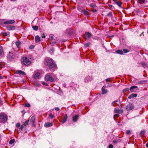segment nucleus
Segmentation results:
<instances>
[{
    "mask_svg": "<svg viewBox=\"0 0 148 148\" xmlns=\"http://www.w3.org/2000/svg\"><path fill=\"white\" fill-rule=\"evenodd\" d=\"M115 4L118 5L120 8H122V3L119 1H116L115 2Z\"/></svg>",
    "mask_w": 148,
    "mask_h": 148,
    "instance_id": "nucleus-22",
    "label": "nucleus"
},
{
    "mask_svg": "<svg viewBox=\"0 0 148 148\" xmlns=\"http://www.w3.org/2000/svg\"><path fill=\"white\" fill-rule=\"evenodd\" d=\"M23 128V126L22 125H21L19 128V130H18L20 132H21L22 129Z\"/></svg>",
    "mask_w": 148,
    "mask_h": 148,
    "instance_id": "nucleus-43",
    "label": "nucleus"
},
{
    "mask_svg": "<svg viewBox=\"0 0 148 148\" xmlns=\"http://www.w3.org/2000/svg\"><path fill=\"white\" fill-rule=\"evenodd\" d=\"M145 132L144 131H141L140 132V135L142 136V135H143L145 133Z\"/></svg>",
    "mask_w": 148,
    "mask_h": 148,
    "instance_id": "nucleus-39",
    "label": "nucleus"
},
{
    "mask_svg": "<svg viewBox=\"0 0 148 148\" xmlns=\"http://www.w3.org/2000/svg\"><path fill=\"white\" fill-rule=\"evenodd\" d=\"M83 12L84 14L85 15H87L88 14V12L85 10H84L83 11Z\"/></svg>",
    "mask_w": 148,
    "mask_h": 148,
    "instance_id": "nucleus-31",
    "label": "nucleus"
},
{
    "mask_svg": "<svg viewBox=\"0 0 148 148\" xmlns=\"http://www.w3.org/2000/svg\"><path fill=\"white\" fill-rule=\"evenodd\" d=\"M109 7H110V8H111L112 9H114V7L112 5H109Z\"/></svg>",
    "mask_w": 148,
    "mask_h": 148,
    "instance_id": "nucleus-46",
    "label": "nucleus"
},
{
    "mask_svg": "<svg viewBox=\"0 0 148 148\" xmlns=\"http://www.w3.org/2000/svg\"><path fill=\"white\" fill-rule=\"evenodd\" d=\"M23 62L24 65L26 66H28L31 63L30 60L26 57H25L23 60Z\"/></svg>",
    "mask_w": 148,
    "mask_h": 148,
    "instance_id": "nucleus-4",
    "label": "nucleus"
},
{
    "mask_svg": "<svg viewBox=\"0 0 148 148\" xmlns=\"http://www.w3.org/2000/svg\"><path fill=\"white\" fill-rule=\"evenodd\" d=\"M30 47L31 49H33V48H34V46H33V45H32V46H31Z\"/></svg>",
    "mask_w": 148,
    "mask_h": 148,
    "instance_id": "nucleus-56",
    "label": "nucleus"
},
{
    "mask_svg": "<svg viewBox=\"0 0 148 148\" xmlns=\"http://www.w3.org/2000/svg\"><path fill=\"white\" fill-rule=\"evenodd\" d=\"M45 64L52 71H54V69L56 68V65L54 61L50 58H47L45 60Z\"/></svg>",
    "mask_w": 148,
    "mask_h": 148,
    "instance_id": "nucleus-1",
    "label": "nucleus"
},
{
    "mask_svg": "<svg viewBox=\"0 0 148 148\" xmlns=\"http://www.w3.org/2000/svg\"><path fill=\"white\" fill-rule=\"evenodd\" d=\"M123 53H127L129 52V51L128 50L125 49H123Z\"/></svg>",
    "mask_w": 148,
    "mask_h": 148,
    "instance_id": "nucleus-29",
    "label": "nucleus"
},
{
    "mask_svg": "<svg viewBox=\"0 0 148 148\" xmlns=\"http://www.w3.org/2000/svg\"><path fill=\"white\" fill-rule=\"evenodd\" d=\"M112 12H110L108 14H107V15L109 17H111L112 16Z\"/></svg>",
    "mask_w": 148,
    "mask_h": 148,
    "instance_id": "nucleus-44",
    "label": "nucleus"
},
{
    "mask_svg": "<svg viewBox=\"0 0 148 148\" xmlns=\"http://www.w3.org/2000/svg\"><path fill=\"white\" fill-rule=\"evenodd\" d=\"M20 123H18L16 124V126L17 127H19L20 126Z\"/></svg>",
    "mask_w": 148,
    "mask_h": 148,
    "instance_id": "nucleus-47",
    "label": "nucleus"
},
{
    "mask_svg": "<svg viewBox=\"0 0 148 148\" xmlns=\"http://www.w3.org/2000/svg\"><path fill=\"white\" fill-rule=\"evenodd\" d=\"M33 29L35 31H37L38 30V27L36 26H34L32 27Z\"/></svg>",
    "mask_w": 148,
    "mask_h": 148,
    "instance_id": "nucleus-26",
    "label": "nucleus"
},
{
    "mask_svg": "<svg viewBox=\"0 0 148 148\" xmlns=\"http://www.w3.org/2000/svg\"><path fill=\"white\" fill-rule=\"evenodd\" d=\"M54 49L53 48H51L50 49L49 52L51 53V54L53 53L54 51Z\"/></svg>",
    "mask_w": 148,
    "mask_h": 148,
    "instance_id": "nucleus-30",
    "label": "nucleus"
},
{
    "mask_svg": "<svg viewBox=\"0 0 148 148\" xmlns=\"http://www.w3.org/2000/svg\"><path fill=\"white\" fill-rule=\"evenodd\" d=\"M102 92L101 93L102 94H105L108 92V90L107 89H103V88H102Z\"/></svg>",
    "mask_w": 148,
    "mask_h": 148,
    "instance_id": "nucleus-24",
    "label": "nucleus"
},
{
    "mask_svg": "<svg viewBox=\"0 0 148 148\" xmlns=\"http://www.w3.org/2000/svg\"><path fill=\"white\" fill-rule=\"evenodd\" d=\"M66 41V40H64V41H63V42H65V41Z\"/></svg>",
    "mask_w": 148,
    "mask_h": 148,
    "instance_id": "nucleus-62",
    "label": "nucleus"
},
{
    "mask_svg": "<svg viewBox=\"0 0 148 148\" xmlns=\"http://www.w3.org/2000/svg\"><path fill=\"white\" fill-rule=\"evenodd\" d=\"M119 116V115L118 114H115V115H114V119L116 121V119H115V117H118Z\"/></svg>",
    "mask_w": 148,
    "mask_h": 148,
    "instance_id": "nucleus-37",
    "label": "nucleus"
},
{
    "mask_svg": "<svg viewBox=\"0 0 148 148\" xmlns=\"http://www.w3.org/2000/svg\"><path fill=\"white\" fill-rule=\"evenodd\" d=\"M137 96V95L136 94L133 93L130 95L128 97L129 99H131L133 98L134 97H136Z\"/></svg>",
    "mask_w": 148,
    "mask_h": 148,
    "instance_id": "nucleus-19",
    "label": "nucleus"
},
{
    "mask_svg": "<svg viewBox=\"0 0 148 148\" xmlns=\"http://www.w3.org/2000/svg\"><path fill=\"white\" fill-rule=\"evenodd\" d=\"M141 36V34H140V36Z\"/></svg>",
    "mask_w": 148,
    "mask_h": 148,
    "instance_id": "nucleus-64",
    "label": "nucleus"
},
{
    "mask_svg": "<svg viewBox=\"0 0 148 148\" xmlns=\"http://www.w3.org/2000/svg\"><path fill=\"white\" fill-rule=\"evenodd\" d=\"M113 1H115L116 2V1H117L118 0H112Z\"/></svg>",
    "mask_w": 148,
    "mask_h": 148,
    "instance_id": "nucleus-60",
    "label": "nucleus"
},
{
    "mask_svg": "<svg viewBox=\"0 0 148 148\" xmlns=\"http://www.w3.org/2000/svg\"><path fill=\"white\" fill-rule=\"evenodd\" d=\"M131 132V131L130 130H127L126 131V134H129Z\"/></svg>",
    "mask_w": 148,
    "mask_h": 148,
    "instance_id": "nucleus-41",
    "label": "nucleus"
},
{
    "mask_svg": "<svg viewBox=\"0 0 148 148\" xmlns=\"http://www.w3.org/2000/svg\"><path fill=\"white\" fill-rule=\"evenodd\" d=\"M113 146L112 144H110L109 145V146H108L109 148H113Z\"/></svg>",
    "mask_w": 148,
    "mask_h": 148,
    "instance_id": "nucleus-48",
    "label": "nucleus"
},
{
    "mask_svg": "<svg viewBox=\"0 0 148 148\" xmlns=\"http://www.w3.org/2000/svg\"><path fill=\"white\" fill-rule=\"evenodd\" d=\"M30 104L29 103H26L25 104V106L26 107H29L30 106Z\"/></svg>",
    "mask_w": 148,
    "mask_h": 148,
    "instance_id": "nucleus-45",
    "label": "nucleus"
},
{
    "mask_svg": "<svg viewBox=\"0 0 148 148\" xmlns=\"http://www.w3.org/2000/svg\"><path fill=\"white\" fill-rule=\"evenodd\" d=\"M55 109L57 111H59L60 110V109L58 107H56Z\"/></svg>",
    "mask_w": 148,
    "mask_h": 148,
    "instance_id": "nucleus-50",
    "label": "nucleus"
},
{
    "mask_svg": "<svg viewBox=\"0 0 148 148\" xmlns=\"http://www.w3.org/2000/svg\"><path fill=\"white\" fill-rule=\"evenodd\" d=\"M68 118V116L67 114H65L64 118L62 121V123H65L67 121Z\"/></svg>",
    "mask_w": 148,
    "mask_h": 148,
    "instance_id": "nucleus-21",
    "label": "nucleus"
},
{
    "mask_svg": "<svg viewBox=\"0 0 148 148\" xmlns=\"http://www.w3.org/2000/svg\"><path fill=\"white\" fill-rule=\"evenodd\" d=\"M146 146L147 147H148V142H147L146 144Z\"/></svg>",
    "mask_w": 148,
    "mask_h": 148,
    "instance_id": "nucleus-57",
    "label": "nucleus"
},
{
    "mask_svg": "<svg viewBox=\"0 0 148 148\" xmlns=\"http://www.w3.org/2000/svg\"><path fill=\"white\" fill-rule=\"evenodd\" d=\"M3 34L5 36H7L8 35V34L6 33H4Z\"/></svg>",
    "mask_w": 148,
    "mask_h": 148,
    "instance_id": "nucleus-54",
    "label": "nucleus"
},
{
    "mask_svg": "<svg viewBox=\"0 0 148 148\" xmlns=\"http://www.w3.org/2000/svg\"><path fill=\"white\" fill-rule=\"evenodd\" d=\"M79 116V115H76L73 117V122H76L78 120V118Z\"/></svg>",
    "mask_w": 148,
    "mask_h": 148,
    "instance_id": "nucleus-12",
    "label": "nucleus"
},
{
    "mask_svg": "<svg viewBox=\"0 0 148 148\" xmlns=\"http://www.w3.org/2000/svg\"><path fill=\"white\" fill-rule=\"evenodd\" d=\"M90 6L91 8H94L96 6V5L95 4H93V3L90 4Z\"/></svg>",
    "mask_w": 148,
    "mask_h": 148,
    "instance_id": "nucleus-28",
    "label": "nucleus"
},
{
    "mask_svg": "<svg viewBox=\"0 0 148 148\" xmlns=\"http://www.w3.org/2000/svg\"><path fill=\"white\" fill-rule=\"evenodd\" d=\"M121 140L119 138H116L113 140L112 143L113 144H116L120 142Z\"/></svg>",
    "mask_w": 148,
    "mask_h": 148,
    "instance_id": "nucleus-17",
    "label": "nucleus"
},
{
    "mask_svg": "<svg viewBox=\"0 0 148 148\" xmlns=\"http://www.w3.org/2000/svg\"><path fill=\"white\" fill-rule=\"evenodd\" d=\"M35 117L34 116H32L31 117H30L29 121H30V122L32 123V124L33 125L34 124V123L35 122Z\"/></svg>",
    "mask_w": 148,
    "mask_h": 148,
    "instance_id": "nucleus-15",
    "label": "nucleus"
},
{
    "mask_svg": "<svg viewBox=\"0 0 148 148\" xmlns=\"http://www.w3.org/2000/svg\"><path fill=\"white\" fill-rule=\"evenodd\" d=\"M116 52L117 53L120 54H123V51L121 50H117L116 51Z\"/></svg>",
    "mask_w": 148,
    "mask_h": 148,
    "instance_id": "nucleus-23",
    "label": "nucleus"
},
{
    "mask_svg": "<svg viewBox=\"0 0 148 148\" xmlns=\"http://www.w3.org/2000/svg\"><path fill=\"white\" fill-rule=\"evenodd\" d=\"M92 11L93 12H95L97 11V10L95 9H93Z\"/></svg>",
    "mask_w": 148,
    "mask_h": 148,
    "instance_id": "nucleus-52",
    "label": "nucleus"
},
{
    "mask_svg": "<svg viewBox=\"0 0 148 148\" xmlns=\"http://www.w3.org/2000/svg\"><path fill=\"white\" fill-rule=\"evenodd\" d=\"M15 23V21L14 20L7 21L3 22V24L5 25H8L9 24H12Z\"/></svg>",
    "mask_w": 148,
    "mask_h": 148,
    "instance_id": "nucleus-7",
    "label": "nucleus"
},
{
    "mask_svg": "<svg viewBox=\"0 0 148 148\" xmlns=\"http://www.w3.org/2000/svg\"><path fill=\"white\" fill-rule=\"evenodd\" d=\"M68 30H69V29H67V31Z\"/></svg>",
    "mask_w": 148,
    "mask_h": 148,
    "instance_id": "nucleus-63",
    "label": "nucleus"
},
{
    "mask_svg": "<svg viewBox=\"0 0 148 148\" xmlns=\"http://www.w3.org/2000/svg\"><path fill=\"white\" fill-rule=\"evenodd\" d=\"M52 73H48L45 76V79L47 81H49L51 82H53L54 81V79L52 77Z\"/></svg>",
    "mask_w": 148,
    "mask_h": 148,
    "instance_id": "nucleus-3",
    "label": "nucleus"
},
{
    "mask_svg": "<svg viewBox=\"0 0 148 148\" xmlns=\"http://www.w3.org/2000/svg\"><path fill=\"white\" fill-rule=\"evenodd\" d=\"M130 90V88H126L124 89L122 91V92L123 93H125L126 92V91L129 90Z\"/></svg>",
    "mask_w": 148,
    "mask_h": 148,
    "instance_id": "nucleus-27",
    "label": "nucleus"
},
{
    "mask_svg": "<svg viewBox=\"0 0 148 148\" xmlns=\"http://www.w3.org/2000/svg\"><path fill=\"white\" fill-rule=\"evenodd\" d=\"M117 102H118V101L117 100L113 101L112 103V105L113 106H116L114 104V103H115Z\"/></svg>",
    "mask_w": 148,
    "mask_h": 148,
    "instance_id": "nucleus-42",
    "label": "nucleus"
},
{
    "mask_svg": "<svg viewBox=\"0 0 148 148\" xmlns=\"http://www.w3.org/2000/svg\"><path fill=\"white\" fill-rule=\"evenodd\" d=\"M6 28L8 30H14L15 29L16 27L14 26L9 25L6 27Z\"/></svg>",
    "mask_w": 148,
    "mask_h": 148,
    "instance_id": "nucleus-9",
    "label": "nucleus"
},
{
    "mask_svg": "<svg viewBox=\"0 0 148 148\" xmlns=\"http://www.w3.org/2000/svg\"><path fill=\"white\" fill-rule=\"evenodd\" d=\"M51 38L52 40H53V36H51Z\"/></svg>",
    "mask_w": 148,
    "mask_h": 148,
    "instance_id": "nucleus-59",
    "label": "nucleus"
},
{
    "mask_svg": "<svg viewBox=\"0 0 148 148\" xmlns=\"http://www.w3.org/2000/svg\"><path fill=\"white\" fill-rule=\"evenodd\" d=\"M137 2L140 4L144 3L145 2V0H137Z\"/></svg>",
    "mask_w": 148,
    "mask_h": 148,
    "instance_id": "nucleus-25",
    "label": "nucleus"
},
{
    "mask_svg": "<svg viewBox=\"0 0 148 148\" xmlns=\"http://www.w3.org/2000/svg\"><path fill=\"white\" fill-rule=\"evenodd\" d=\"M3 77L2 76H0V79H3Z\"/></svg>",
    "mask_w": 148,
    "mask_h": 148,
    "instance_id": "nucleus-58",
    "label": "nucleus"
},
{
    "mask_svg": "<svg viewBox=\"0 0 148 148\" xmlns=\"http://www.w3.org/2000/svg\"><path fill=\"white\" fill-rule=\"evenodd\" d=\"M7 115L4 113L2 112L0 114V123H5L7 120Z\"/></svg>",
    "mask_w": 148,
    "mask_h": 148,
    "instance_id": "nucleus-2",
    "label": "nucleus"
},
{
    "mask_svg": "<svg viewBox=\"0 0 148 148\" xmlns=\"http://www.w3.org/2000/svg\"><path fill=\"white\" fill-rule=\"evenodd\" d=\"M45 37V36L44 34H42V38H44Z\"/></svg>",
    "mask_w": 148,
    "mask_h": 148,
    "instance_id": "nucleus-53",
    "label": "nucleus"
},
{
    "mask_svg": "<svg viewBox=\"0 0 148 148\" xmlns=\"http://www.w3.org/2000/svg\"><path fill=\"white\" fill-rule=\"evenodd\" d=\"M3 52V49L2 47L0 46V55H2V53Z\"/></svg>",
    "mask_w": 148,
    "mask_h": 148,
    "instance_id": "nucleus-33",
    "label": "nucleus"
},
{
    "mask_svg": "<svg viewBox=\"0 0 148 148\" xmlns=\"http://www.w3.org/2000/svg\"><path fill=\"white\" fill-rule=\"evenodd\" d=\"M7 57L8 59L11 60L13 58L14 56L12 53H11L10 52H9V54L7 56Z\"/></svg>",
    "mask_w": 148,
    "mask_h": 148,
    "instance_id": "nucleus-14",
    "label": "nucleus"
},
{
    "mask_svg": "<svg viewBox=\"0 0 148 148\" xmlns=\"http://www.w3.org/2000/svg\"><path fill=\"white\" fill-rule=\"evenodd\" d=\"M15 43L17 47L18 48H19L21 47V42L19 40L17 41Z\"/></svg>",
    "mask_w": 148,
    "mask_h": 148,
    "instance_id": "nucleus-18",
    "label": "nucleus"
},
{
    "mask_svg": "<svg viewBox=\"0 0 148 148\" xmlns=\"http://www.w3.org/2000/svg\"><path fill=\"white\" fill-rule=\"evenodd\" d=\"M90 44V43H87L85 45V46L86 47H88Z\"/></svg>",
    "mask_w": 148,
    "mask_h": 148,
    "instance_id": "nucleus-49",
    "label": "nucleus"
},
{
    "mask_svg": "<svg viewBox=\"0 0 148 148\" xmlns=\"http://www.w3.org/2000/svg\"><path fill=\"white\" fill-rule=\"evenodd\" d=\"M114 112L115 113L121 114L123 113V110H122L119 109L117 108H115Z\"/></svg>",
    "mask_w": 148,
    "mask_h": 148,
    "instance_id": "nucleus-10",
    "label": "nucleus"
},
{
    "mask_svg": "<svg viewBox=\"0 0 148 148\" xmlns=\"http://www.w3.org/2000/svg\"><path fill=\"white\" fill-rule=\"evenodd\" d=\"M107 84H108L107 86L108 87H111L113 85V84L112 83H107Z\"/></svg>",
    "mask_w": 148,
    "mask_h": 148,
    "instance_id": "nucleus-36",
    "label": "nucleus"
},
{
    "mask_svg": "<svg viewBox=\"0 0 148 148\" xmlns=\"http://www.w3.org/2000/svg\"><path fill=\"white\" fill-rule=\"evenodd\" d=\"M29 121V120L26 121L25 123L24 124V125L25 126L26 125H28Z\"/></svg>",
    "mask_w": 148,
    "mask_h": 148,
    "instance_id": "nucleus-35",
    "label": "nucleus"
},
{
    "mask_svg": "<svg viewBox=\"0 0 148 148\" xmlns=\"http://www.w3.org/2000/svg\"><path fill=\"white\" fill-rule=\"evenodd\" d=\"M141 64L142 66L143 67L145 66V62H142Z\"/></svg>",
    "mask_w": 148,
    "mask_h": 148,
    "instance_id": "nucleus-51",
    "label": "nucleus"
},
{
    "mask_svg": "<svg viewBox=\"0 0 148 148\" xmlns=\"http://www.w3.org/2000/svg\"><path fill=\"white\" fill-rule=\"evenodd\" d=\"M105 88H106V87L105 86H103V87L102 88H103V89H104Z\"/></svg>",
    "mask_w": 148,
    "mask_h": 148,
    "instance_id": "nucleus-61",
    "label": "nucleus"
},
{
    "mask_svg": "<svg viewBox=\"0 0 148 148\" xmlns=\"http://www.w3.org/2000/svg\"><path fill=\"white\" fill-rule=\"evenodd\" d=\"M110 78H108L106 79V82H108Z\"/></svg>",
    "mask_w": 148,
    "mask_h": 148,
    "instance_id": "nucleus-55",
    "label": "nucleus"
},
{
    "mask_svg": "<svg viewBox=\"0 0 148 148\" xmlns=\"http://www.w3.org/2000/svg\"><path fill=\"white\" fill-rule=\"evenodd\" d=\"M57 42L56 41H53L51 42V44L52 46H53Z\"/></svg>",
    "mask_w": 148,
    "mask_h": 148,
    "instance_id": "nucleus-38",
    "label": "nucleus"
},
{
    "mask_svg": "<svg viewBox=\"0 0 148 148\" xmlns=\"http://www.w3.org/2000/svg\"><path fill=\"white\" fill-rule=\"evenodd\" d=\"M40 40V38L39 36H36L35 37V41L36 42H38Z\"/></svg>",
    "mask_w": 148,
    "mask_h": 148,
    "instance_id": "nucleus-20",
    "label": "nucleus"
},
{
    "mask_svg": "<svg viewBox=\"0 0 148 148\" xmlns=\"http://www.w3.org/2000/svg\"><path fill=\"white\" fill-rule=\"evenodd\" d=\"M49 116L51 119H53L54 117V116L51 113L49 115Z\"/></svg>",
    "mask_w": 148,
    "mask_h": 148,
    "instance_id": "nucleus-40",
    "label": "nucleus"
},
{
    "mask_svg": "<svg viewBox=\"0 0 148 148\" xmlns=\"http://www.w3.org/2000/svg\"><path fill=\"white\" fill-rule=\"evenodd\" d=\"M138 87L136 86H132L130 90L131 92H135L137 90Z\"/></svg>",
    "mask_w": 148,
    "mask_h": 148,
    "instance_id": "nucleus-8",
    "label": "nucleus"
},
{
    "mask_svg": "<svg viewBox=\"0 0 148 148\" xmlns=\"http://www.w3.org/2000/svg\"><path fill=\"white\" fill-rule=\"evenodd\" d=\"M92 36L91 33L88 32H86L85 34L83 35L84 38L87 39L90 38V37Z\"/></svg>",
    "mask_w": 148,
    "mask_h": 148,
    "instance_id": "nucleus-6",
    "label": "nucleus"
},
{
    "mask_svg": "<svg viewBox=\"0 0 148 148\" xmlns=\"http://www.w3.org/2000/svg\"><path fill=\"white\" fill-rule=\"evenodd\" d=\"M134 106L132 103H130L126 106V109L127 111L130 110L134 108Z\"/></svg>",
    "mask_w": 148,
    "mask_h": 148,
    "instance_id": "nucleus-5",
    "label": "nucleus"
},
{
    "mask_svg": "<svg viewBox=\"0 0 148 148\" xmlns=\"http://www.w3.org/2000/svg\"><path fill=\"white\" fill-rule=\"evenodd\" d=\"M53 124V123L51 122V123L47 122L46 123L44 124L45 127H48L50 126H51Z\"/></svg>",
    "mask_w": 148,
    "mask_h": 148,
    "instance_id": "nucleus-11",
    "label": "nucleus"
},
{
    "mask_svg": "<svg viewBox=\"0 0 148 148\" xmlns=\"http://www.w3.org/2000/svg\"><path fill=\"white\" fill-rule=\"evenodd\" d=\"M16 73L17 74L19 75H25L26 74L25 72L21 70H18L16 71Z\"/></svg>",
    "mask_w": 148,
    "mask_h": 148,
    "instance_id": "nucleus-13",
    "label": "nucleus"
},
{
    "mask_svg": "<svg viewBox=\"0 0 148 148\" xmlns=\"http://www.w3.org/2000/svg\"><path fill=\"white\" fill-rule=\"evenodd\" d=\"M14 141H15V140L14 139L11 140L9 142V143L11 145L12 144L14 143Z\"/></svg>",
    "mask_w": 148,
    "mask_h": 148,
    "instance_id": "nucleus-32",
    "label": "nucleus"
},
{
    "mask_svg": "<svg viewBox=\"0 0 148 148\" xmlns=\"http://www.w3.org/2000/svg\"><path fill=\"white\" fill-rule=\"evenodd\" d=\"M34 73L35 74L34 75V77L36 79H38L40 75V73L39 72H34Z\"/></svg>",
    "mask_w": 148,
    "mask_h": 148,
    "instance_id": "nucleus-16",
    "label": "nucleus"
},
{
    "mask_svg": "<svg viewBox=\"0 0 148 148\" xmlns=\"http://www.w3.org/2000/svg\"><path fill=\"white\" fill-rule=\"evenodd\" d=\"M145 81H141L139 82H138V83L139 84H143L145 83Z\"/></svg>",
    "mask_w": 148,
    "mask_h": 148,
    "instance_id": "nucleus-34",
    "label": "nucleus"
}]
</instances>
